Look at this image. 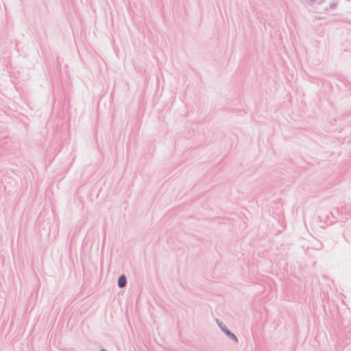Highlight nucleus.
<instances>
[{"instance_id": "1", "label": "nucleus", "mask_w": 351, "mask_h": 351, "mask_svg": "<svg viewBox=\"0 0 351 351\" xmlns=\"http://www.w3.org/2000/svg\"><path fill=\"white\" fill-rule=\"evenodd\" d=\"M118 283H119V286L120 287H125V285H126V278H125V276H120L119 278Z\"/></svg>"}, {"instance_id": "2", "label": "nucleus", "mask_w": 351, "mask_h": 351, "mask_svg": "<svg viewBox=\"0 0 351 351\" xmlns=\"http://www.w3.org/2000/svg\"><path fill=\"white\" fill-rule=\"evenodd\" d=\"M101 351H106V350H101Z\"/></svg>"}]
</instances>
